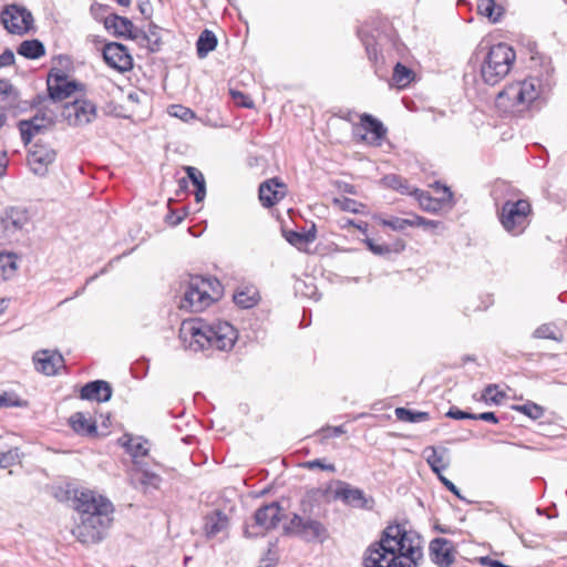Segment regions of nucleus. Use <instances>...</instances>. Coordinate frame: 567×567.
<instances>
[{"instance_id": "f257e3e1", "label": "nucleus", "mask_w": 567, "mask_h": 567, "mask_svg": "<svg viewBox=\"0 0 567 567\" xmlns=\"http://www.w3.org/2000/svg\"><path fill=\"white\" fill-rule=\"evenodd\" d=\"M423 558L421 540L401 525L388 526L365 551L364 567H416Z\"/></svg>"}, {"instance_id": "f03ea898", "label": "nucleus", "mask_w": 567, "mask_h": 567, "mask_svg": "<svg viewBox=\"0 0 567 567\" xmlns=\"http://www.w3.org/2000/svg\"><path fill=\"white\" fill-rule=\"evenodd\" d=\"M72 507L78 514L72 535L82 544L102 542L113 523L114 506L105 496L91 489H74Z\"/></svg>"}, {"instance_id": "7ed1b4c3", "label": "nucleus", "mask_w": 567, "mask_h": 567, "mask_svg": "<svg viewBox=\"0 0 567 567\" xmlns=\"http://www.w3.org/2000/svg\"><path fill=\"white\" fill-rule=\"evenodd\" d=\"M179 338L185 348L197 352L208 349L229 351L237 341L238 333L233 324L217 320L212 323L200 318L184 320Z\"/></svg>"}, {"instance_id": "20e7f679", "label": "nucleus", "mask_w": 567, "mask_h": 567, "mask_svg": "<svg viewBox=\"0 0 567 567\" xmlns=\"http://www.w3.org/2000/svg\"><path fill=\"white\" fill-rule=\"evenodd\" d=\"M551 87L550 75L546 80L538 76H528L505 86L496 96V106L505 113H523L535 102L546 95Z\"/></svg>"}, {"instance_id": "39448f33", "label": "nucleus", "mask_w": 567, "mask_h": 567, "mask_svg": "<svg viewBox=\"0 0 567 567\" xmlns=\"http://www.w3.org/2000/svg\"><path fill=\"white\" fill-rule=\"evenodd\" d=\"M219 282L216 279L193 276L184 284L179 308L189 312H199L210 306L218 297Z\"/></svg>"}, {"instance_id": "423d86ee", "label": "nucleus", "mask_w": 567, "mask_h": 567, "mask_svg": "<svg viewBox=\"0 0 567 567\" xmlns=\"http://www.w3.org/2000/svg\"><path fill=\"white\" fill-rule=\"evenodd\" d=\"M516 59L515 51L505 43L493 45L481 64V78L488 85H496L511 71Z\"/></svg>"}, {"instance_id": "0eeeda50", "label": "nucleus", "mask_w": 567, "mask_h": 567, "mask_svg": "<svg viewBox=\"0 0 567 567\" xmlns=\"http://www.w3.org/2000/svg\"><path fill=\"white\" fill-rule=\"evenodd\" d=\"M367 54L370 61L379 62L378 48L386 44L396 47V34L391 24L384 19H373L371 22L363 24L358 30Z\"/></svg>"}, {"instance_id": "6e6552de", "label": "nucleus", "mask_w": 567, "mask_h": 567, "mask_svg": "<svg viewBox=\"0 0 567 567\" xmlns=\"http://www.w3.org/2000/svg\"><path fill=\"white\" fill-rule=\"evenodd\" d=\"M532 206L526 199L506 200L498 212L502 227L509 235H522L529 225Z\"/></svg>"}, {"instance_id": "1a4fd4ad", "label": "nucleus", "mask_w": 567, "mask_h": 567, "mask_svg": "<svg viewBox=\"0 0 567 567\" xmlns=\"http://www.w3.org/2000/svg\"><path fill=\"white\" fill-rule=\"evenodd\" d=\"M286 530L291 533L307 543L318 542L324 543L329 538L327 526L320 520L310 516L293 514Z\"/></svg>"}, {"instance_id": "9d476101", "label": "nucleus", "mask_w": 567, "mask_h": 567, "mask_svg": "<svg viewBox=\"0 0 567 567\" xmlns=\"http://www.w3.org/2000/svg\"><path fill=\"white\" fill-rule=\"evenodd\" d=\"M282 517V509L277 502L264 505L255 512V522L246 526L245 534L248 537L264 535L266 532L276 528Z\"/></svg>"}, {"instance_id": "9b49d317", "label": "nucleus", "mask_w": 567, "mask_h": 567, "mask_svg": "<svg viewBox=\"0 0 567 567\" xmlns=\"http://www.w3.org/2000/svg\"><path fill=\"white\" fill-rule=\"evenodd\" d=\"M33 16L19 4L7 6L2 9V27L12 34L23 35L33 29Z\"/></svg>"}, {"instance_id": "f8f14e48", "label": "nucleus", "mask_w": 567, "mask_h": 567, "mask_svg": "<svg viewBox=\"0 0 567 567\" xmlns=\"http://www.w3.org/2000/svg\"><path fill=\"white\" fill-rule=\"evenodd\" d=\"M333 499L342 502L346 506L358 509H371L374 501L363 489L354 487L344 481H337Z\"/></svg>"}, {"instance_id": "ddd939ff", "label": "nucleus", "mask_w": 567, "mask_h": 567, "mask_svg": "<svg viewBox=\"0 0 567 567\" xmlns=\"http://www.w3.org/2000/svg\"><path fill=\"white\" fill-rule=\"evenodd\" d=\"M63 116L72 126H84L96 117V105L89 100H75L64 106Z\"/></svg>"}, {"instance_id": "4468645a", "label": "nucleus", "mask_w": 567, "mask_h": 567, "mask_svg": "<svg viewBox=\"0 0 567 567\" xmlns=\"http://www.w3.org/2000/svg\"><path fill=\"white\" fill-rule=\"evenodd\" d=\"M47 85L52 101H62L69 97L80 86L76 81L69 80L68 75L59 69H52L49 72Z\"/></svg>"}, {"instance_id": "2eb2a0df", "label": "nucleus", "mask_w": 567, "mask_h": 567, "mask_svg": "<svg viewBox=\"0 0 567 567\" xmlns=\"http://www.w3.org/2000/svg\"><path fill=\"white\" fill-rule=\"evenodd\" d=\"M55 151L47 144L37 141L30 148L28 154V165L30 169L39 176H44L48 173V167L55 159Z\"/></svg>"}, {"instance_id": "dca6fc26", "label": "nucleus", "mask_w": 567, "mask_h": 567, "mask_svg": "<svg viewBox=\"0 0 567 567\" xmlns=\"http://www.w3.org/2000/svg\"><path fill=\"white\" fill-rule=\"evenodd\" d=\"M103 58L109 66L124 73L133 68V59L127 48L117 42H110L103 48Z\"/></svg>"}, {"instance_id": "f3484780", "label": "nucleus", "mask_w": 567, "mask_h": 567, "mask_svg": "<svg viewBox=\"0 0 567 567\" xmlns=\"http://www.w3.org/2000/svg\"><path fill=\"white\" fill-rule=\"evenodd\" d=\"M442 196L440 198H433L427 192L414 188L413 195L417 200L420 207L429 213L437 214L444 207L451 209L453 207V193L446 186H442Z\"/></svg>"}, {"instance_id": "a211bd4d", "label": "nucleus", "mask_w": 567, "mask_h": 567, "mask_svg": "<svg viewBox=\"0 0 567 567\" xmlns=\"http://www.w3.org/2000/svg\"><path fill=\"white\" fill-rule=\"evenodd\" d=\"M104 27L115 37H125L132 40H136L138 38L147 39L145 32L135 28L130 19L115 13L109 14L104 19Z\"/></svg>"}, {"instance_id": "6ab92c4d", "label": "nucleus", "mask_w": 567, "mask_h": 567, "mask_svg": "<svg viewBox=\"0 0 567 567\" xmlns=\"http://www.w3.org/2000/svg\"><path fill=\"white\" fill-rule=\"evenodd\" d=\"M33 361L37 371L45 375L56 374L64 362L63 357L59 352H50L49 350L37 352Z\"/></svg>"}, {"instance_id": "aec40b11", "label": "nucleus", "mask_w": 567, "mask_h": 567, "mask_svg": "<svg viewBox=\"0 0 567 567\" xmlns=\"http://www.w3.org/2000/svg\"><path fill=\"white\" fill-rule=\"evenodd\" d=\"M51 126V120L45 116L35 115L30 120L19 122L21 138L24 144H29L32 138L44 133Z\"/></svg>"}, {"instance_id": "412c9836", "label": "nucleus", "mask_w": 567, "mask_h": 567, "mask_svg": "<svg viewBox=\"0 0 567 567\" xmlns=\"http://www.w3.org/2000/svg\"><path fill=\"white\" fill-rule=\"evenodd\" d=\"M29 212L24 207H8L4 216H2V230L8 233L21 230L29 223Z\"/></svg>"}, {"instance_id": "4be33fe9", "label": "nucleus", "mask_w": 567, "mask_h": 567, "mask_svg": "<svg viewBox=\"0 0 567 567\" xmlns=\"http://www.w3.org/2000/svg\"><path fill=\"white\" fill-rule=\"evenodd\" d=\"M360 126L367 133L371 134L370 137H367V135H362V140H367L368 143L371 145H381V142L386 134V127L383 125L382 122L373 117L371 114L363 113L360 116Z\"/></svg>"}, {"instance_id": "5701e85b", "label": "nucleus", "mask_w": 567, "mask_h": 567, "mask_svg": "<svg viewBox=\"0 0 567 567\" xmlns=\"http://www.w3.org/2000/svg\"><path fill=\"white\" fill-rule=\"evenodd\" d=\"M80 396L83 400L107 402L112 396V388L103 380L91 381L82 386Z\"/></svg>"}, {"instance_id": "b1692460", "label": "nucleus", "mask_w": 567, "mask_h": 567, "mask_svg": "<svg viewBox=\"0 0 567 567\" xmlns=\"http://www.w3.org/2000/svg\"><path fill=\"white\" fill-rule=\"evenodd\" d=\"M229 520L227 515L220 511L214 512L205 516L204 532L208 538L216 537L217 535L227 530Z\"/></svg>"}, {"instance_id": "393cba45", "label": "nucleus", "mask_w": 567, "mask_h": 567, "mask_svg": "<svg viewBox=\"0 0 567 567\" xmlns=\"http://www.w3.org/2000/svg\"><path fill=\"white\" fill-rule=\"evenodd\" d=\"M432 560L441 566L447 567L453 563L450 542L445 538H435L430 544Z\"/></svg>"}, {"instance_id": "a878e982", "label": "nucleus", "mask_w": 567, "mask_h": 567, "mask_svg": "<svg viewBox=\"0 0 567 567\" xmlns=\"http://www.w3.org/2000/svg\"><path fill=\"white\" fill-rule=\"evenodd\" d=\"M284 187L276 178L269 179L259 186V200L265 207H271L277 204L282 197L284 192L278 188Z\"/></svg>"}, {"instance_id": "bb28decb", "label": "nucleus", "mask_w": 567, "mask_h": 567, "mask_svg": "<svg viewBox=\"0 0 567 567\" xmlns=\"http://www.w3.org/2000/svg\"><path fill=\"white\" fill-rule=\"evenodd\" d=\"M118 444L126 450L135 463L138 457L147 455L150 450L147 440L133 437L128 434H124L120 437Z\"/></svg>"}, {"instance_id": "cd10ccee", "label": "nucleus", "mask_w": 567, "mask_h": 567, "mask_svg": "<svg viewBox=\"0 0 567 567\" xmlns=\"http://www.w3.org/2000/svg\"><path fill=\"white\" fill-rule=\"evenodd\" d=\"M70 425L75 433L81 435H94L97 432L95 421L86 417L82 412H76L71 415Z\"/></svg>"}, {"instance_id": "c85d7f7f", "label": "nucleus", "mask_w": 567, "mask_h": 567, "mask_svg": "<svg viewBox=\"0 0 567 567\" xmlns=\"http://www.w3.org/2000/svg\"><path fill=\"white\" fill-rule=\"evenodd\" d=\"M17 52L25 59L37 60L45 54V47L38 39L24 40L19 44Z\"/></svg>"}, {"instance_id": "c756f323", "label": "nucleus", "mask_w": 567, "mask_h": 567, "mask_svg": "<svg viewBox=\"0 0 567 567\" xmlns=\"http://www.w3.org/2000/svg\"><path fill=\"white\" fill-rule=\"evenodd\" d=\"M445 453L446 450L439 451L433 446H429L424 450L426 462L437 476L442 475L441 472L449 466L445 460Z\"/></svg>"}, {"instance_id": "7c9ffc66", "label": "nucleus", "mask_w": 567, "mask_h": 567, "mask_svg": "<svg viewBox=\"0 0 567 567\" xmlns=\"http://www.w3.org/2000/svg\"><path fill=\"white\" fill-rule=\"evenodd\" d=\"M188 179L195 186V199L197 203H202L206 196V182L203 173L193 166L184 167Z\"/></svg>"}, {"instance_id": "2f4dec72", "label": "nucleus", "mask_w": 567, "mask_h": 567, "mask_svg": "<svg viewBox=\"0 0 567 567\" xmlns=\"http://www.w3.org/2000/svg\"><path fill=\"white\" fill-rule=\"evenodd\" d=\"M217 45V38L215 33L208 29H205L198 37L196 42L197 55L203 59L207 56L209 52L215 50Z\"/></svg>"}, {"instance_id": "473e14b6", "label": "nucleus", "mask_w": 567, "mask_h": 567, "mask_svg": "<svg viewBox=\"0 0 567 567\" xmlns=\"http://www.w3.org/2000/svg\"><path fill=\"white\" fill-rule=\"evenodd\" d=\"M477 11L493 23L498 22L504 13L503 7L496 4L494 0H478Z\"/></svg>"}, {"instance_id": "72a5a7b5", "label": "nucleus", "mask_w": 567, "mask_h": 567, "mask_svg": "<svg viewBox=\"0 0 567 567\" xmlns=\"http://www.w3.org/2000/svg\"><path fill=\"white\" fill-rule=\"evenodd\" d=\"M394 414L399 421L409 423L424 422L430 419V414L427 412L412 411L405 408H396Z\"/></svg>"}, {"instance_id": "f704fd0d", "label": "nucleus", "mask_w": 567, "mask_h": 567, "mask_svg": "<svg viewBox=\"0 0 567 567\" xmlns=\"http://www.w3.org/2000/svg\"><path fill=\"white\" fill-rule=\"evenodd\" d=\"M412 79L413 72L411 69L400 62L394 65L392 80L398 87H405L411 83Z\"/></svg>"}, {"instance_id": "c9c22d12", "label": "nucleus", "mask_w": 567, "mask_h": 567, "mask_svg": "<svg viewBox=\"0 0 567 567\" xmlns=\"http://www.w3.org/2000/svg\"><path fill=\"white\" fill-rule=\"evenodd\" d=\"M285 238L290 245L299 248L302 245L310 244V243L315 241L316 231L310 230L307 233H298L295 230H288V231H285Z\"/></svg>"}, {"instance_id": "e433bc0d", "label": "nucleus", "mask_w": 567, "mask_h": 567, "mask_svg": "<svg viewBox=\"0 0 567 567\" xmlns=\"http://www.w3.org/2000/svg\"><path fill=\"white\" fill-rule=\"evenodd\" d=\"M411 227H423L432 233H443L446 229L443 221L426 219L419 215H414L411 218Z\"/></svg>"}, {"instance_id": "4c0bfd02", "label": "nucleus", "mask_w": 567, "mask_h": 567, "mask_svg": "<svg viewBox=\"0 0 567 567\" xmlns=\"http://www.w3.org/2000/svg\"><path fill=\"white\" fill-rule=\"evenodd\" d=\"M18 255L2 251V280L12 278L18 270Z\"/></svg>"}, {"instance_id": "58836bf2", "label": "nucleus", "mask_w": 567, "mask_h": 567, "mask_svg": "<svg viewBox=\"0 0 567 567\" xmlns=\"http://www.w3.org/2000/svg\"><path fill=\"white\" fill-rule=\"evenodd\" d=\"M234 301L237 306H239L243 309L251 308L258 301L257 292L251 289L237 291L234 295Z\"/></svg>"}, {"instance_id": "ea45409f", "label": "nucleus", "mask_w": 567, "mask_h": 567, "mask_svg": "<svg viewBox=\"0 0 567 567\" xmlns=\"http://www.w3.org/2000/svg\"><path fill=\"white\" fill-rule=\"evenodd\" d=\"M382 182L385 186H388L392 189H395V190L400 192L401 194L413 193V190H410V187H409L406 181L398 175H394V174L386 175L382 178Z\"/></svg>"}, {"instance_id": "a19ab883", "label": "nucleus", "mask_w": 567, "mask_h": 567, "mask_svg": "<svg viewBox=\"0 0 567 567\" xmlns=\"http://www.w3.org/2000/svg\"><path fill=\"white\" fill-rule=\"evenodd\" d=\"M28 401L22 399L14 391L4 390L2 391V406L6 408H27Z\"/></svg>"}, {"instance_id": "79ce46f5", "label": "nucleus", "mask_w": 567, "mask_h": 567, "mask_svg": "<svg viewBox=\"0 0 567 567\" xmlns=\"http://www.w3.org/2000/svg\"><path fill=\"white\" fill-rule=\"evenodd\" d=\"M379 223L385 227L391 228L395 231H402L406 227H411V219L400 218V217H390V218H378Z\"/></svg>"}, {"instance_id": "37998d69", "label": "nucleus", "mask_w": 567, "mask_h": 567, "mask_svg": "<svg viewBox=\"0 0 567 567\" xmlns=\"http://www.w3.org/2000/svg\"><path fill=\"white\" fill-rule=\"evenodd\" d=\"M514 409L518 412H522L523 414L527 415L528 417L533 420H538L544 415V409L534 403V402H527L522 405H516Z\"/></svg>"}, {"instance_id": "c03bdc74", "label": "nucleus", "mask_w": 567, "mask_h": 567, "mask_svg": "<svg viewBox=\"0 0 567 567\" xmlns=\"http://www.w3.org/2000/svg\"><path fill=\"white\" fill-rule=\"evenodd\" d=\"M169 115L181 118L184 122H189L196 117L193 110L183 105H172L168 110Z\"/></svg>"}, {"instance_id": "a18cd8bd", "label": "nucleus", "mask_w": 567, "mask_h": 567, "mask_svg": "<svg viewBox=\"0 0 567 567\" xmlns=\"http://www.w3.org/2000/svg\"><path fill=\"white\" fill-rule=\"evenodd\" d=\"M534 338L537 339H551V340H559L557 336V329L555 326L550 323H545L539 326L533 333Z\"/></svg>"}, {"instance_id": "49530a36", "label": "nucleus", "mask_w": 567, "mask_h": 567, "mask_svg": "<svg viewBox=\"0 0 567 567\" xmlns=\"http://www.w3.org/2000/svg\"><path fill=\"white\" fill-rule=\"evenodd\" d=\"M505 394L502 391L497 390L496 384H488L483 392V400L486 402H493L495 404H499L504 399Z\"/></svg>"}, {"instance_id": "de8ad7c7", "label": "nucleus", "mask_w": 567, "mask_h": 567, "mask_svg": "<svg viewBox=\"0 0 567 567\" xmlns=\"http://www.w3.org/2000/svg\"><path fill=\"white\" fill-rule=\"evenodd\" d=\"M333 204L343 212L359 213V207L362 206L357 200L348 197L334 198Z\"/></svg>"}, {"instance_id": "09e8293b", "label": "nucleus", "mask_w": 567, "mask_h": 567, "mask_svg": "<svg viewBox=\"0 0 567 567\" xmlns=\"http://www.w3.org/2000/svg\"><path fill=\"white\" fill-rule=\"evenodd\" d=\"M363 241L367 245L368 249L377 256H384L391 251L388 245L377 244L371 238H365Z\"/></svg>"}, {"instance_id": "8fccbe9b", "label": "nucleus", "mask_w": 567, "mask_h": 567, "mask_svg": "<svg viewBox=\"0 0 567 567\" xmlns=\"http://www.w3.org/2000/svg\"><path fill=\"white\" fill-rule=\"evenodd\" d=\"M140 482L144 486H152L157 488L161 483V477L155 473L143 471L141 473Z\"/></svg>"}, {"instance_id": "3c124183", "label": "nucleus", "mask_w": 567, "mask_h": 567, "mask_svg": "<svg viewBox=\"0 0 567 567\" xmlns=\"http://www.w3.org/2000/svg\"><path fill=\"white\" fill-rule=\"evenodd\" d=\"M230 95L234 102L243 107L251 109L254 106L252 100L245 93L236 90H230Z\"/></svg>"}, {"instance_id": "603ef678", "label": "nucleus", "mask_w": 567, "mask_h": 567, "mask_svg": "<svg viewBox=\"0 0 567 567\" xmlns=\"http://www.w3.org/2000/svg\"><path fill=\"white\" fill-rule=\"evenodd\" d=\"M303 466L308 470H315V468H320L322 471H328V472H331V473H334L336 472V466L334 464H327L324 463L323 460L321 458H316V460H311V461H308L303 464Z\"/></svg>"}, {"instance_id": "864d4df0", "label": "nucleus", "mask_w": 567, "mask_h": 567, "mask_svg": "<svg viewBox=\"0 0 567 567\" xmlns=\"http://www.w3.org/2000/svg\"><path fill=\"white\" fill-rule=\"evenodd\" d=\"M20 460L18 449H11L8 452H2V468L13 465Z\"/></svg>"}, {"instance_id": "5fc2aeb1", "label": "nucleus", "mask_w": 567, "mask_h": 567, "mask_svg": "<svg viewBox=\"0 0 567 567\" xmlns=\"http://www.w3.org/2000/svg\"><path fill=\"white\" fill-rule=\"evenodd\" d=\"M346 432H347V430L344 429L343 425L327 426L321 430L323 439L338 437V436L344 434Z\"/></svg>"}, {"instance_id": "6e6d98bb", "label": "nucleus", "mask_w": 567, "mask_h": 567, "mask_svg": "<svg viewBox=\"0 0 567 567\" xmlns=\"http://www.w3.org/2000/svg\"><path fill=\"white\" fill-rule=\"evenodd\" d=\"M446 416H449L451 419H455V420H464V419L475 420V414L458 410L456 408L450 409L449 412L446 413Z\"/></svg>"}, {"instance_id": "4d7b16f0", "label": "nucleus", "mask_w": 567, "mask_h": 567, "mask_svg": "<svg viewBox=\"0 0 567 567\" xmlns=\"http://www.w3.org/2000/svg\"><path fill=\"white\" fill-rule=\"evenodd\" d=\"M138 10L145 19H150L153 14V6L150 0H138Z\"/></svg>"}, {"instance_id": "13d9d810", "label": "nucleus", "mask_w": 567, "mask_h": 567, "mask_svg": "<svg viewBox=\"0 0 567 567\" xmlns=\"http://www.w3.org/2000/svg\"><path fill=\"white\" fill-rule=\"evenodd\" d=\"M439 480L441 481V483L450 491L452 492L455 496H457L460 499H464V497L461 495V492L460 489L456 487V485L450 481L449 478H446L445 476L443 475H440L437 476Z\"/></svg>"}, {"instance_id": "bf43d9fd", "label": "nucleus", "mask_w": 567, "mask_h": 567, "mask_svg": "<svg viewBox=\"0 0 567 567\" xmlns=\"http://www.w3.org/2000/svg\"><path fill=\"white\" fill-rule=\"evenodd\" d=\"M1 93H2V101L6 97H10V96H12V101H16L17 97H18L16 89L10 83H8V82H6L3 80H2Z\"/></svg>"}, {"instance_id": "052dcab7", "label": "nucleus", "mask_w": 567, "mask_h": 567, "mask_svg": "<svg viewBox=\"0 0 567 567\" xmlns=\"http://www.w3.org/2000/svg\"><path fill=\"white\" fill-rule=\"evenodd\" d=\"M475 420H481V421L491 422V423L498 422V419L494 412H483L480 414H475Z\"/></svg>"}, {"instance_id": "680f3d73", "label": "nucleus", "mask_w": 567, "mask_h": 567, "mask_svg": "<svg viewBox=\"0 0 567 567\" xmlns=\"http://www.w3.org/2000/svg\"><path fill=\"white\" fill-rule=\"evenodd\" d=\"M14 63V53L10 49L2 51V66L11 65Z\"/></svg>"}, {"instance_id": "e2e57ef3", "label": "nucleus", "mask_w": 567, "mask_h": 567, "mask_svg": "<svg viewBox=\"0 0 567 567\" xmlns=\"http://www.w3.org/2000/svg\"><path fill=\"white\" fill-rule=\"evenodd\" d=\"M183 217L179 216V215H176L175 212H171L167 216H166V221L172 225V226H176L178 225L181 221H182Z\"/></svg>"}, {"instance_id": "0e129e2a", "label": "nucleus", "mask_w": 567, "mask_h": 567, "mask_svg": "<svg viewBox=\"0 0 567 567\" xmlns=\"http://www.w3.org/2000/svg\"><path fill=\"white\" fill-rule=\"evenodd\" d=\"M354 227H357L362 234L368 233V224L367 223L355 224Z\"/></svg>"}, {"instance_id": "69168bd1", "label": "nucleus", "mask_w": 567, "mask_h": 567, "mask_svg": "<svg viewBox=\"0 0 567 567\" xmlns=\"http://www.w3.org/2000/svg\"><path fill=\"white\" fill-rule=\"evenodd\" d=\"M491 305H492V300L488 297L487 301H483V306H478L474 310H486Z\"/></svg>"}, {"instance_id": "338daca9", "label": "nucleus", "mask_w": 567, "mask_h": 567, "mask_svg": "<svg viewBox=\"0 0 567 567\" xmlns=\"http://www.w3.org/2000/svg\"><path fill=\"white\" fill-rule=\"evenodd\" d=\"M127 97L132 102H138V93H136V92L130 93Z\"/></svg>"}, {"instance_id": "774afa93", "label": "nucleus", "mask_w": 567, "mask_h": 567, "mask_svg": "<svg viewBox=\"0 0 567 567\" xmlns=\"http://www.w3.org/2000/svg\"><path fill=\"white\" fill-rule=\"evenodd\" d=\"M120 6L128 7L131 3V0H116Z\"/></svg>"}]
</instances>
